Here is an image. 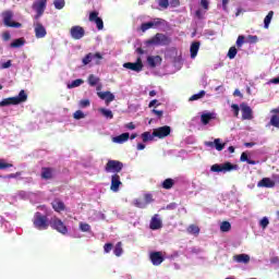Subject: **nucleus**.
<instances>
[{"mask_svg":"<svg viewBox=\"0 0 279 279\" xmlns=\"http://www.w3.org/2000/svg\"><path fill=\"white\" fill-rule=\"evenodd\" d=\"M149 228L150 230H160V228H162V219H160V215L155 214L153 216Z\"/></svg>","mask_w":279,"mask_h":279,"instance_id":"17","label":"nucleus"},{"mask_svg":"<svg viewBox=\"0 0 279 279\" xmlns=\"http://www.w3.org/2000/svg\"><path fill=\"white\" fill-rule=\"evenodd\" d=\"M144 44L146 47H165V45L169 44V37L165 34L157 33L153 38L146 40Z\"/></svg>","mask_w":279,"mask_h":279,"instance_id":"4","label":"nucleus"},{"mask_svg":"<svg viewBox=\"0 0 279 279\" xmlns=\"http://www.w3.org/2000/svg\"><path fill=\"white\" fill-rule=\"evenodd\" d=\"M258 189H274L276 181L270 178H264L257 183Z\"/></svg>","mask_w":279,"mask_h":279,"instance_id":"21","label":"nucleus"},{"mask_svg":"<svg viewBox=\"0 0 279 279\" xmlns=\"http://www.w3.org/2000/svg\"><path fill=\"white\" fill-rule=\"evenodd\" d=\"M240 160L241 162H247L250 160L247 157V153H242Z\"/></svg>","mask_w":279,"mask_h":279,"instance_id":"63","label":"nucleus"},{"mask_svg":"<svg viewBox=\"0 0 279 279\" xmlns=\"http://www.w3.org/2000/svg\"><path fill=\"white\" fill-rule=\"evenodd\" d=\"M51 204L56 213H62L65 208L64 203L60 198H56Z\"/></svg>","mask_w":279,"mask_h":279,"instance_id":"27","label":"nucleus"},{"mask_svg":"<svg viewBox=\"0 0 279 279\" xmlns=\"http://www.w3.org/2000/svg\"><path fill=\"white\" fill-rule=\"evenodd\" d=\"M104 250L105 254H110V252H112V243L105 244Z\"/></svg>","mask_w":279,"mask_h":279,"instance_id":"59","label":"nucleus"},{"mask_svg":"<svg viewBox=\"0 0 279 279\" xmlns=\"http://www.w3.org/2000/svg\"><path fill=\"white\" fill-rule=\"evenodd\" d=\"M133 206H135L136 208H147V203H145V201L141 198H136L133 201Z\"/></svg>","mask_w":279,"mask_h":279,"instance_id":"35","label":"nucleus"},{"mask_svg":"<svg viewBox=\"0 0 279 279\" xmlns=\"http://www.w3.org/2000/svg\"><path fill=\"white\" fill-rule=\"evenodd\" d=\"M95 58H97L98 60H104V56H101V53L89 52L83 58L82 62L86 66L87 64H90V62H93V60H95Z\"/></svg>","mask_w":279,"mask_h":279,"instance_id":"18","label":"nucleus"},{"mask_svg":"<svg viewBox=\"0 0 279 279\" xmlns=\"http://www.w3.org/2000/svg\"><path fill=\"white\" fill-rule=\"evenodd\" d=\"M206 96V90H201L197 94H194L190 97V101H197L198 99H203Z\"/></svg>","mask_w":279,"mask_h":279,"instance_id":"34","label":"nucleus"},{"mask_svg":"<svg viewBox=\"0 0 279 279\" xmlns=\"http://www.w3.org/2000/svg\"><path fill=\"white\" fill-rule=\"evenodd\" d=\"M141 29L142 32H147V29H154V24H151V22L143 23Z\"/></svg>","mask_w":279,"mask_h":279,"instance_id":"50","label":"nucleus"},{"mask_svg":"<svg viewBox=\"0 0 279 279\" xmlns=\"http://www.w3.org/2000/svg\"><path fill=\"white\" fill-rule=\"evenodd\" d=\"M56 175V170L51 168H43L41 169V178L43 180H51Z\"/></svg>","mask_w":279,"mask_h":279,"instance_id":"24","label":"nucleus"},{"mask_svg":"<svg viewBox=\"0 0 279 279\" xmlns=\"http://www.w3.org/2000/svg\"><path fill=\"white\" fill-rule=\"evenodd\" d=\"M187 232H189V234L197 235V234H199V227H197V226H195V225H191V226L187 228Z\"/></svg>","mask_w":279,"mask_h":279,"instance_id":"42","label":"nucleus"},{"mask_svg":"<svg viewBox=\"0 0 279 279\" xmlns=\"http://www.w3.org/2000/svg\"><path fill=\"white\" fill-rule=\"evenodd\" d=\"M274 128H278L279 130V116L278 114H274L270 118V122H269Z\"/></svg>","mask_w":279,"mask_h":279,"instance_id":"44","label":"nucleus"},{"mask_svg":"<svg viewBox=\"0 0 279 279\" xmlns=\"http://www.w3.org/2000/svg\"><path fill=\"white\" fill-rule=\"evenodd\" d=\"M151 112H153V114L158 117V119H161L162 114H165V112L162 110L153 109Z\"/></svg>","mask_w":279,"mask_h":279,"instance_id":"61","label":"nucleus"},{"mask_svg":"<svg viewBox=\"0 0 279 279\" xmlns=\"http://www.w3.org/2000/svg\"><path fill=\"white\" fill-rule=\"evenodd\" d=\"M12 66V60H8L7 62H2L0 64V69H10Z\"/></svg>","mask_w":279,"mask_h":279,"instance_id":"58","label":"nucleus"},{"mask_svg":"<svg viewBox=\"0 0 279 279\" xmlns=\"http://www.w3.org/2000/svg\"><path fill=\"white\" fill-rule=\"evenodd\" d=\"M271 19H274V11L268 12L266 17L264 19V27H265V29H269V24L271 23Z\"/></svg>","mask_w":279,"mask_h":279,"instance_id":"32","label":"nucleus"},{"mask_svg":"<svg viewBox=\"0 0 279 279\" xmlns=\"http://www.w3.org/2000/svg\"><path fill=\"white\" fill-rule=\"evenodd\" d=\"M169 134H171V126L169 125H165L154 130V136H156L157 138H166V136H169Z\"/></svg>","mask_w":279,"mask_h":279,"instance_id":"12","label":"nucleus"},{"mask_svg":"<svg viewBox=\"0 0 279 279\" xmlns=\"http://www.w3.org/2000/svg\"><path fill=\"white\" fill-rule=\"evenodd\" d=\"M34 29L36 38H45L47 36V28L43 26V23L38 21L34 22Z\"/></svg>","mask_w":279,"mask_h":279,"instance_id":"14","label":"nucleus"},{"mask_svg":"<svg viewBox=\"0 0 279 279\" xmlns=\"http://www.w3.org/2000/svg\"><path fill=\"white\" fill-rule=\"evenodd\" d=\"M213 119H216V114L213 112H205L201 116V121L203 125H208Z\"/></svg>","mask_w":279,"mask_h":279,"instance_id":"25","label":"nucleus"},{"mask_svg":"<svg viewBox=\"0 0 279 279\" xmlns=\"http://www.w3.org/2000/svg\"><path fill=\"white\" fill-rule=\"evenodd\" d=\"M105 170L107 173H113V175H119L121 171H123V162L119 160H112L110 159L105 167Z\"/></svg>","mask_w":279,"mask_h":279,"instance_id":"5","label":"nucleus"},{"mask_svg":"<svg viewBox=\"0 0 279 279\" xmlns=\"http://www.w3.org/2000/svg\"><path fill=\"white\" fill-rule=\"evenodd\" d=\"M99 112H101V114L105 116L106 119H112L114 117V114H112V110L106 108H100Z\"/></svg>","mask_w":279,"mask_h":279,"instance_id":"39","label":"nucleus"},{"mask_svg":"<svg viewBox=\"0 0 279 279\" xmlns=\"http://www.w3.org/2000/svg\"><path fill=\"white\" fill-rule=\"evenodd\" d=\"M271 265H275V267L279 268V257L275 256L270 259Z\"/></svg>","mask_w":279,"mask_h":279,"instance_id":"62","label":"nucleus"},{"mask_svg":"<svg viewBox=\"0 0 279 279\" xmlns=\"http://www.w3.org/2000/svg\"><path fill=\"white\" fill-rule=\"evenodd\" d=\"M53 5H54L56 10H62L65 5V2H64V0H54Z\"/></svg>","mask_w":279,"mask_h":279,"instance_id":"48","label":"nucleus"},{"mask_svg":"<svg viewBox=\"0 0 279 279\" xmlns=\"http://www.w3.org/2000/svg\"><path fill=\"white\" fill-rule=\"evenodd\" d=\"M27 101V93L22 89L17 96L4 98L0 101V108H5L8 106H19V104H25Z\"/></svg>","mask_w":279,"mask_h":279,"instance_id":"2","label":"nucleus"},{"mask_svg":"<svg viewBox=\"0 0 279 279\" xmlns=\"http://www.w3.org/2000/svg\"><path fill=\"white\" fill-rule=\"evenodd\" d=\"M220 230L222 232H230V230H232V225H230V222H228V221H222L220 223Z\"/></svg>","mask_w":279,"mask_h":279,"instance_id":"36","label":"nucleus"},{"mask_svg":"<svg viewBox=\"0 0 279 279\" xmlns=\"http://www.w3.org/2000/svg\"><path fill=\"white\" fill-rule=\"evenodd\" d=\"M73 118L76 120V121H80V119H85L86 118V114L84 113V111L82 110H77L73 113Z\"/></svg>","mask_w":279,"mask_h":279,"instance_id":"47","label":"nucleus"},{"mask_svg":"<svg viewBox=\"0 0 279 279\" xmlns=\"http://www.w3.org/2000/svg\"><path fill=\"white\" fill-rule=\"evenodd\" d=\"M128 141H130V133H122L121 135L112 138V142L117 143L118 145H123V143H128Z\"/></svg>","mask_w":279,"mask_h":279,"instance_id":"23","label":"nucleus"},{"mask_svg":"<svg viewBox=\"0 0 279 279\" xmlns=\"http://www.w3.org/2000/svg\"><path fill=\"white\" fill-rule=\"evenodd\" d=\"M153 28L156 29V27H160V25H162L165 23V20L160 19V17H156L154 20L150 21Z\"/></svg>","mask_w":279,"mask_h":279,"instance_id":"40","label":"nucleus"},{"mask_svg":"<svg viewBox=\"0 0 279 279\" xmlns=\"http://www.w3.org/2000/svg\"><path fill=\"white\" fill-rule=\"evenodd\" d=\"M154 202V196L151 194H145L144 195V203L146 206H149Z\"/></svg>","mask_w":279,"mask_h":279,"instance_id":"51","label":"nucleus"},{"mask_svg":"<svg viewBox=\"0 0 279 279\" xmlns=\"http://www.w3.org/2000/svg\"><path fill=\"white\" fill-rule=\"evenodd\" d=\"M231 108H232L234 117H239V110H240L239 105L233 104V105H231Z\"/></svg>","mask_w":279,"mask_h":279,"instance_id":"60","label":"nucleus"},{"mask_svg":"<svg viewBox=\"0 0 279 279\" xmlns=\"http://www.w3.org/2000/svg\"><path fill=\"white\" fill-rule=\"evenodd\" d=\"M211 173H230L232 171H239V165H234L230 161L223 163H215L210 167Z\"/></svg>","mask_w":279,"mask_h":279,"instance_id":"3","label":"nucleus"},{"mask_svg":"<svg viewBox=\"0 0 279 279\" xmlns=\"http://www.w3.org/2000/svg\"><path fill=\"white\" fill-rule=\"evenodd\" d=\"M10 167H12V163H7L5 159H0V170L10 169Z\"/></svg>","mask_w":279,"mask_h":279,"instance_id":"54","label":"nucleus"},{"mask_svg":"<svg viewBox=\"0 0 279 279\" xmlns=\"http://www.w3.org/2000/svg\"><path fill=\"white\" fill-rule=\"evenodd\" d=\"M268 84H279V76L268 81Z\"/></svg>","mask_w":279,"mask_h":279,"instance_id":"64","label":"nucleus"},{"mask_svg":"<svg viewBox=\"0 0 279 279\" xmlns=\"http://www.w3.org/2000/svg\"><path fill=\"white\" fill-rule=\"evenodd\" d=\"M259 226L263 228V230H267V227L269 226V218L268 217H263L259 220Z\"/></svg>","mask_w":279,"mask_h":279,"instance_id":"46","label":"nucleus"},{"mask_svg":"<svg viewBox=\"0 0 279 279\" xmlns=\"http://www.w3.org/2000/svg\"><path fill=\"white\" fill-rule=\"evenodd\" d=\"M33 10L36 12L35 20L38 21L45 14V10H47V0H35Z\"/></svg>","mask_w":279,"mask_h":279,"instance_id":"9","label":"nucleus"},{"mask_svg":"<svg viewBox=\"0 0 279 279\" xmlns=\"http://www.w3.org/2000/svg\"><path fill=\"white\" fill-rule=\"evenodd\" d=\"M50 226L53 228V230L60 232V234H69V228H66V225H64V222L58 217L51 218Z\"/></svg>","mask_w":279,"mask_h":279,"instance_id":"8","label":"nucleus"},{"mask_svg":"<svg viewBox=\"0 0 279 279\" xmlns=\"http://www.w3.org/2000/svg\"><path fill=\"white\" fill-rule=\"evenodd\" d=\"M204 145L210 149H217V151H223L226 149V143H222L221 138H215L214 142H204Z\"/></svg>","mask_w":279,"mask_h":279,"instance_id":"11","label":"nucleus"},{"mask_svg":"<svg viewBox=\"0 0 279 279\" xmlns=\"http://www.w3.org/2000/svg\"><path fill=\"white\" fill-rule=\"evenodd\" d=\"M199 46H201L199 41L192 43L190 47V53H191L192 60H195V58H197V53L199 52Z\"/></svg>","mask_w":279,"mask_h":279,"instance_id":"26","label":"nucleus"},{"mask_svg":"<svg viewBox=\"0 0 279 279\" xmlns=\"http://www.w3.org/2000/svg\"><path fill=\"white\" fill-rule=\"evenodd\" d=\"M88 84L89 86H97V84H99V77L95 76V74H90L88 76Z\"/></svg>","mask_w":279,"mask_h":279,"instance_id":"38","label":"nucleus"},{"mask_svg":"<svg viewBox=\"0 0 279 279\" xmlns=\"http://www.w3.org/2000/svg\"><path fill=\"white\" fill-rule=\"evenodd\" d=\"M201 5L205 10V12H207V10L210 5V2L208 0H201Z\"/></svg>","mask_w":279,"mask_h":279,"instance_id":"57","label":"nucleus"},{"mask_svg":"<svg viewBox=\"0 0 279 279\" xmlns=\"http://www.w3.org/2000/svg\"><path fill=\"white\" fill-rule=\"evenodd\" d=\"M89 21L92 23H96L97 29H104V20H101V17H99V13L92 12L89 14Z\"/></svg>","mask_w":279,"mask_h":279,"instance_id":"20","label":"nucleus"},{"mask_svg":"<svg viewBox=\"0 0 279 279\" xmlns=\"http://www.w3.org/2000/svg\"><path fill=\"white\" fill-rule=\"evenodd\" d=\"M245 43H248L250 45H254V44L258 43V36H256V35H248L245 38Z\"/></svg>","mask_w":279,"mask_h":279,"instance_id":"43","label":"nucleus"},{"mask_svg":"<svg viewBox=\"0 0 279 279\" xmlns=\"http://www.w3.org/2000/svg\"><path fill=\"white\" fill-rule=\"evenodd\" d=\"M78 229L81 230V232H90V230H92L90 225H88L86 222H80Z\"/></svg>","mask_w":279,"mask_h":279,"instance_id":"41","label":"nucleus"},{"mask_svg":"<svg viewBox=\"0 0 279 279\" xmlns=\"http://www.w3.org/2000/svg\"><path fill=\"white\" fill-rule=\"evenodd\" d=\"M120 186H123V182H121V177L119 174H113L111 177L110 190L112 191V193H119Z\"/></svg>","mask_w":279,"mask_h":279,"instance_id":"13","label":"nucleus"},{"mask_svg":"<svg viewBox=\"0 0 279 279\" xmlns=\"http://www.w3.org/2000/svg\"><path fill=\"white\" fill-rule=\"evenodd\" d=\"M159 10H167L169 8V0H158Z\"/></svg>","mask_w":279,"mask_h":279,"instance_id":"49","label":"nucleus"},{"mask_svg":"<svg viewBox=\"0 0 279 279\" xmlns=\"http://www.w3.org/2000/svg\"><path fill=\"white\" fill-rule=\"evenodd\" d=\"M113 254L114 256H121V254H123V246L121 244V242H118L113 248Z\"/></svg>","mask_w":279,"mask_h":279,"instance_id":"37","label":"nucleus"},{"mask_svg":"<svg viewBox=\"0 0 279 279\" xmlns=\"http://www.w3.org/2000/svg\"><path fill=\"white\" fill-rule=\"evenodd\" d=\"M84 84V80L77 78L66 84V88H78V86H82Z\"/></svg>","mask_w":279,"mask_h":279,"instance_id":"29","label":"nucleus"},{"mask_svg":"<svg viewBox=\"0 0 279 279\" xmlns=\"http://www.w3.org/2000/svg\"><path fill=\"white\" fill-rule=\"evenodd\" d=\"M245 43V36L240 35L236 39V47H243V44Z\"/></svg>","mask_w":279,"mask_h":279,"instance_id":"56","label":"nucleus"},{"mask_svg":"<svg viewBox=\"0 0 279 279\" xmlns=\"http://www.w3.org/2000/svg\"><path fill=\"white\" fill-rule=\"evenodd\" d=\"M149 258H150V263H153V265L155 266L162 265V263L165 262V257L160 252L150 253Z\"/></svg>","mask_w":279,"mask_h":279,"instance_id":"16","label":"nucleus"},{"mask_svg":"<svg viewBox=\"0 0 279 279\" xmlns=\"http://www.w3.org/2000/svg\"><path fill=\"white\" fill-rule=\"evenodd\" d=\"M233 260H235V263H242L243 265H247V263H250V255L247 254L234 255Z\"/></svg>","mask_w":279,"mask_h":279,"instance_id":"28","label":"nucleus"},{"mask_svg":"<svg viewBox=\"0 0 279 279\" xmlns=\"http://www.w3.org/2000/svg\"><path fill=\"white\" fill-rule=\"evenodd\" d=\"M154 138H156V135H154V131H153V134L149 132H144L142 134L143 143H149V141H154Z\"/></svg>","mask_w":279,"mask_h":279,"instance_id":"31","label":"nucleus"},{"mask_svg":"<svg viewBox=\"0 0 279 279\" xmlns=\"http://www.w3.org/2000/svg\"><path fill=\"white\" fill-rule=\"evenodd\" d=\"M175 208H178V204L177 203H170L166 207H162L161 210H175Z\"/></svg>","mask_w":279,"mask_h":279,"instance_id":"55","label":"nucleus"},{"mask_svg":"<svg viewBox=\"0 0 279 279\" xmlns=\"http://www.w3.org/2000/svg\"><path fill=\"white\" fill-rule=\"evenodd\" d=\"M25 45V39L19 38L11 43L12 49H19Z\"/></svg>","mask_w":279,"mask_h":279,"instance_id":"33","label":"nucleus"},{"mask_svg":"<svg viewBox=\"0 0 279 279\" xmlns=\"http://www.w3.org/2000/svg\"><path fill=\"white\" fill-rule=\"evenodd\" d=\"M80 108H88L90 106V100L89 99H82L78 102Z\"/></svg>","mask_w":279,"mask_h":279,"instance_id":"52","label":"nucleus"},{"mask_svg":"<svg viewBox=\"0 0 279 279\" xmlns=\"http://www.w3.org/2000/svg\"><path fill=\"white\" fill-rule=\"evenodd\" d=\"M146 62L149 69H156V66H160L162 63V58L160 56H148Z\"/></svg>","mask_w":279,"mask_h":279,"instance_id":"15","label":"nucleus"},{"mask_svg":"<svg viewBox=\"0 0 279 279\" xmlns=\"http://www.w3.org/2000/svg\"><path fill=\"white\" fill-rule=\"evenodd\" d=\"M123 68L132 71L133 73H141L143 69H145V64H143V59L137 57L135 62L123 63Z\"/></svg>","mask_w":279,"mask_h":279,"instance_id":"7","label":"nucleus"},{"mask_svg":"<svg viewBox=\"0 0 279 279\" xmlns=\"http://www.w3.org/2000/svg\"><path fill=\"white\" fill-rule=\"evenodd\" d=\"M40 210H45L46 214H41L40 211H36L34 217H33V226L36 230H48L49 225L51 221H49V211H47L46 206H41Z\"/></svg>","mask_w":279,"mask_h":279,"instance_id":"1","label":"nucleus"},{"mask_svg":"<svg viewBox=\"0 0 279 279\" xmlns=\"http://www.w3.org/2000/svg\"><path fill=\"white\" fill-rule=\"evenodd\" d=\"M236 53H238L236 47H231L228 51L229 60H234V58H236Z\"/></svg>","mask_w":279,"mask_h":279,"instance_id":"45","label":"nucleus"},{"mask_svg":"<svg viewBox=\"0 0 279 279\" xmlns=\"http://www.w3.org/2000/svg\"><path fill=\"white\" fill-rule=\"evenodd\" d=\"M242 119L244 121H252L254 116H252V108L247 105H241Z\"/></svg>","mask_w":279,"mask_h":279,"instance_id":"19","label":"nucleus"},{"mask_svg":"<svg viewBox=\"0 0 279 279\" xmlns=\"http://www.w3.org/2000/svg\"><path fill=\"white\" fill-rule=\"evenodd\" d=\"M97 95L100 99H104L106 101L107 106L110 102L114 101V94L110 92H98Z\"/></svg>","mask_w":279,"mask_h":279,"instance_id":"22","label":"nucleus"},{"mask_svg":"<svg viewBox=\"0 0 279 279\" xmlns=\"http://www.w3.org/2000/svg\"><path fill=\"white\" fill-rule=\"evenodd\" d=\"M12 19H14V12H12L11 10L2 12V20L5 27H15L16 29L23 27L21 23L12 22Z\"/></svg>","mask_w":279,"mask_h":279,"instance_id":"6","label":"nucleus"},{"mask_svg":"<svg viewBox=\"0 0 279 279\" xmlns=\"http://www.w3.org/2000/svg\"><path fill=\"white\" fill-rule=\"evenodd\" d=\"M173 184H175V181L173 179H166L161 186L162 189H166V191H169L170 189H173Z\"/></svg>","mask_w":279,"mask_h":279,"instance_id":"30","label":"nucleus"},{"mask_svg":"<svg viewBox=\"0 0 279 279\" xmlns=\"http://www.w3.org/2000/svg\"><path fill=\"white\" fill-rule=\"evenodd\" d=\"M17 197H19V199H28L29 198V193H27L25 191H20L17 193Z\"/></svg>","mask_w":279,"mask_h":279,"instance_id":"53","label":"nucleus"},{"mask_svg":"<svg viewBox=\"0 0 279 279\" xmlns=\"http://www.w3.org/2000/svg\"><path fill=\"white\" fill-rule=\"evenodd\" d=\"M70 36L73 40H82L86 36V31L80 25L72 26L70 28Z\"/></svg>","mask_w":279,"mask_h":279,"instance_id":"10","label":"nucleus"}]
</instances>
